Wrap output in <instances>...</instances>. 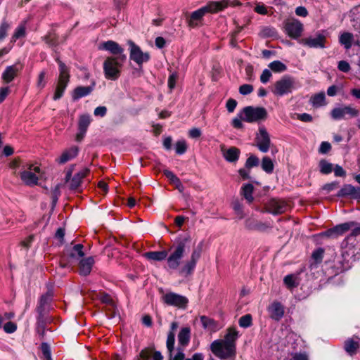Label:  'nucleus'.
<instances>
[{"label": "nucleus", "mask_w": 360, "mask_h": 360, "mask_svg": "<svg viewBox=\"0 0 360 360\" xmlns=\"http://www.w3.org/2000/svg\"><path fill=\"white\" fill-rule=\"evenodd\" d=\"M25 34V27H22V26L18 27L15 30V32H14V34H13V37L11 38V41L12 42L15 41L18 39L24 37Z\"/></svg>", "instance_id": "49"}, {"label": "nucleus", "mask_w": 360, "mask_h": 360, "mask_svg": "<svg viewBox=\"0 0 360 360\" xmlns=\"http://www.w3.org/2000/svg\"><path fill=\"white\" fill-rule=\"evenodd\" d=\"M238 338V331L234 328H229L226 335L224 337V339L222 340L223 342H226L227 345L236 347V341Z\"/></svg>", "instance_id": "34"}, {"label": "nucleus", "mask_w": 360, "mask_h": 360, "mask_svg": "<svg viewBox=\"0 0 360 360\" xmlns=\"http://www.w3.org/2000/svg\"><path fill=\"white\" fill-rule=\"evenodd\" d=\"M253 86L250 84H243L239 88V92L242 95H248L252 93Z\"/></svg>", "instance_id": "55"}, {"label": "nucleus", "mask_w": 360, "mask_h": 360, "mask_svg": "<svg viewBox=\"0 0 360 360\" xmlns=\"http://www.w3.org/2000/svg\"><path fill=\"white\" fill-rule=\"evenodd\" d=\"M254 187L251 184H247L242 188V194L244 198L249 202H251L253 200V193Z\"/></svg>", "instance_id": "36"}, {"label": "nucleus", "mask_w": 360, "mask_h": 360, "mask_svg": "<svg viewBox=\"0 0 360 360\" xmlns=\"http://www.w3.org/2000/svg\"><path fill=\"white\" fill-rule=\"evenodd\" d=\"M271 227V226L269 223L257 221V225L255 227V230L259 231H264Z\"/></svg>", "instance_id": "58"}, {"label": "nucleus", "mask_w": 360, "mask_h": 360, "mask_svg": "<svg viewBox=\"0 0 360 360\" xmlns=\"http://www.w3.org/2000/svg\"><path fill=\"white\" fill-rule=\"evenodd\" d=\"M272 77V74L269 69H264L260 76V81L263 84L267 83L271 77Z\"/></svg>", "instance_id": "54"}, {"label": "nucleus", "mask_w": 360, "mask_h": 360, "mask_svg": "<svg viewBox=\"0 0 360 360\" xmlns=\"http://www.w3.org/2000/svg\"><path fill=\"white\" fill-rule=\"evenodd\" d=\"M268 66L274 72H283L287 70V66L280 60H274Z\"/></svg>", "instance_id": "37"}, {"label": "nucleus", "mask_w": 360, "mask_h": 360, "mask_svg": "<svg viewBox=\"0 0 360 360\" xmlns=\"http://www.w3.org/2000/svg\"><path fill=\"white\" fill-rule=\"evenodd\" d=\"M285 210V205L278 200H271L267 205V211L273 214H279Z\"/></svg>", "instance_id": "21"}, {"label": "nucleus", "mask_w": 360, "mask_h": 360, "mask_svg": "<svg viewBox=\"0 0 360 360\" xmlns=\"http://www.w3.org/2000/svg\"><path fill=\"white\" fill-rule=\"evenodd\" d=\"M4 330L6 333H13L17 330V325L11 321L7 322L4 326Z\"/></svg>", "instance_id": "52"}, {"label": "nucleus", "mask_w": 360, "mask_h": 360, "mask_svg": "<svg viewBox=\"0 0 360 360\" xmlns=\"http://www.w3.org/2000/svg\"><path fill=\"white\" fill-rule=\"evenodd\" d=\"M242 111L243 121L250 123L265 120L268 117V112L263 107L248 106Z\"/></svg>", "instance_id": "7"}, {"label": "nucleus", "mask_w": 360, "mask_h": 360, "mask_svg": "<svg viewBox=\"0 0 360 360\" xmlns=\"http://www.w3.org/2000/svg\"><path fill=\"white\" fill-rule=\"evenodd\" d=\"M352 230V233L349 236H348L346 239L347 240H354V237L360 235V226L357 225L356 223V226L351 229Z\"/></svg>", "instance_id": "59"}, {"label": "nucleus", "mask_w": 360, "mask_h": 360, "mask_svg": "<svg viewBox=\"0 0 360 360\" xmlns=\"http://www.w3.org/2000/svg\"><path fill=\"white\" fill-rule=\"evenodd\" d=\"M330 148V143L326 141H323L321 143L319 151L320 153L325 154L328 153Z\"/></svg>", "instance_id": "61"}, {"label": "nucleus", "mask_w": 360, "mask_h": 360, "mask_svg": "<svg viewBox=\"0 0 360 360\" xmlns=\"http://www.w3.org/2000/svg\"><path fill=\"white\" fill-rule=\"evenodd\" d=\"M89 170L87 168L82 169L77 172L70 181V187L71 189H77L82 183V179L86 176Z\"/></svg>", "instance_id": "28"}, {"label": "nucleus", "mask_w": 360, "mask_h": 360, "mask_svg": "<svg viewBox=\"0 0 360 360\" xmlns=\"http://www.w3.org/2000/svg\"><path fill=\"white\" fill-rule=\"evenodd\" d=\"M82 249H83V245H81V244H77V245H75L74 247H73V251L75 252H71L70 254V256L71 257H76V253L78 257H83L84 256V252L82 251Z\"/></svg>", "instance_id": "53"}, {"label": "nucleus", "mask_w": 360, "mask_h": 360, "mask_svg": "<svg viewBox=\"0 0 360 360\" xmlns=\"http://www.w3.org/2000/svg\"><path fill=\"white\" fill-rule=\"evenodd\" d=\"M91 121V116L87 114L82 115L79 120V131L86 133Z\"/></svg>", "instance_id": "35"}, {"label": "nucleus", "mask_w": 360, "mask_h": 360, "mask_svg": "<svg viewBox=\"0 0 360 360\" xmlns=\"http://www.w3.org/2000/svg\"><path fill=\"white\" fill-rule=\"evenodd\" d=\"M356 226V222L348 221L339 225H337L333 229L328 230L326 234L328 236L336 237L339 235H342L344 233L350 230L352 228Z\"/></svg>", "instance_id": "18"}, {"label": "nucleus", "mask_w": 360, "mask_h": 360, "mask_svg": "<svg viewBox=\"0 0 360 360\" xmlns=\"http://www.w3.org/2000/svg\"><path fill=\"white\" fill-rule=\"evenodd\" d=\"M164 174L171 181V183L175 185L179 192L182 193L184 191V186L181 184L180 179L172 171L165 170Z\"/></svg>", "instance_id": "33"}, {"label": "nucleus", "mask_w": 360, "mask_h": 360, "mask_svg": "<svg viewBox=\"0 0 360 360\" xmlns=\"http://www.w3.org/2000/svg\"><path fill=\"white\" fill-rule=\"evenodd\" d=\"M57 61L59 65V78H58V84H62L65 85H68L69 82V78H70V74H69V69L65 65L64 63L60 61V60L57 59Z\"/></svg>", "instance_id": "25"}, {"label": "nucleus", "mask_w": 360, "mask_h": 360, "mask_svg": "<svg viewBox=\"0 0 360 360\" xmlns=\"http://www.w3.org/2000/svg\"><path fill=\"white\" fill-rule=\"evenodd\" d=\"M212 352L221 359H226L235 356L236 347L227 345L222 340H216L210 345Z\"/></svg>", "instance_id": "5"}, {"label": "nucleus", "mask_w": 360, "mask_h": 360, "mask_svg": "<svg viewBox=\"0 0 360 360\" xmlns=\"http://www.w3.org/2000/svg\"><path fill=\"white\" fill-rule=\"evenodd\" d=\"M252 325V316L250 314L243 316L239 319V326L242 328H248Z\"/></svg>", "instance_id": "44"}, {"label": "nucleus", "mask_w": 360, "mask_h": 360, "mask_svg": "<svg viewBox=\"0 0 360 360\" xmlns=\"http://www.w3.org/2000/svg\"><path fill=\"white\" fill-rule=\"evenodd\" d=\"M359 188H356L352 185L347 184L344 186L338 193V196L351 195L354 198H358Z\"/></svg>", "instance_id": "31"}, {"label": "nucleus", "mask_w": 360, "mask_h": 360, "mask_svg": "<svg viewBox=\"0 0 360 360\" xmlns=\"http://www.w3.org/2000/svg\"><path fill=\"white\" fill-rule=\"evenodd\" d=\"M178 326L179 325L177 322H172L170 325V330L167 335L166 345L169 353L170 360H185L183 347H178L176 354L174 356H172L175 342V330L177 329Z\"/></svg>", "instance_id": "8"}, {"label": "nucleus", "mask_w": 360, "mask_h": 360, "mask_svg": "<svg viewBox=\"0 0 360 360\" xmlns=\"http://www.w3.org/2000/svg\"><path fill=\"white\" fill-rule=\"evenodd\" d=\"M94 264L93 257H89L82 259L79 262V273L82 275L86 276L90 274L92 266Z\"/></svg>", "instance_id": "27"}, {"label": "nucleus", "mask_w": 360, "mask_h": 360, "mask_svg": "<svg viewBox=\"0 0 360 360\" xmlns=\"http://www.w3.org/2000/svg\"><path fill=\"white\" fill-rule=\"evenodd\" d=\"M297 87L296 79L293 77L286 75L274 84L271 91L276 96H283L291 94Z\"/></svg>", "instance_id": "3"}, {"label": "nucleus", "mask_w": 360, "mask_h": 360, "mask_svg": "<svg viewBox=\"0 0 360 360\" xmlns=\"http://www.w3.org/2000/svg\"><path fill=\"white\" fill-rule=\"evenodd\" d=\"M323 250L322 249H318L315 250L312 254V257L316 262H320L323 258Z\"/></svg>", "instance_id": "62"}, {"label": "nucleus", "mask_w": 360, "mask_h": 360, "mask_svg": "<svg viewBox=\"0 0 360 360\" xmlns=\"http://www.w3.org/2000/svg\"><path fill=\"white\" fill-rule=\"evenodd\" d=\"M8 28V23L4 20L0 25V41H2L6 37Z\"/></svg>", "instance_id": "50"}, {"label": "nucleus", "mask_w": 360, "mask_h": 360, "mask_svg": "<svg viewBox=\"0 0 360 360\" xmlns=\"http://www.w3.org/2000/svg\"><path fill=\"white\" fill-rule=\"evenodd\" d=\"M41 349L43 354L44 360H52L51 348L47 343H42Z\"/></svg>", "instance_id": "45"}, {"label": "nucleus", "mask_w": 360, "mask_h": 360, "mask_svg": "<svg viewBox=\"0 0 360 360\" xmlns=\"http://www.w3.org/2000/svg\"><path fill=\"white\" fill-rule=\"evenodd\" d=\"M221 150L224 158L229 162H237L240 154V150L236 147L226 148L224 145H221Z\"/></svg>", "instance_id": "19"}, {"label": "nucleus", "mask_w": 360, "mask_h": 360, "mask_svg": "<svg viewBox=\"0 0 360 360\" xmlns=\"http://www.w3.org/2000/svg\"><path fill=\"white\" fill-rule=\"evenodd\" d=\"M320 171L322 174H328L333 171V165L326 160H322L319 162Z\"/></svg>", "instance_id": "43"}, {"label": "nucleus", "mask_w": 360, "mask_h": 360, "mask_svg": "<svg viewBox=\"0 0 360 360\" xmlns=\"http://www.w3.org/2000/svg\"><path fill=\"white\" fill-rule=\"evenodd\" d=\"M229 0L208 2L205 6L201 7L191 13L188 20L189 26L195 27L198 25V22L201 20L206 13H214L223 11L229 6Z\"/></svg>", "instance_id": "1"}, {"label": "nucleus", "mask_w": 360, "mask_h": 360, "mask_svg": "<svg viewBox=\"0 0 360 360\" xmlns=\"http://www.w3.org/2000/svg\"><path fill=\"white\" fill-rule=\"evenodd\" d=\"M283 282H284L285 285L288 288H292L296 286V285H297V283H296V277L294 275H292V274L287 275L284 278Z\"/></svg>", "instance_id": "46"}, {"label": "nucleus", "mask_w": 360, "mask_h": 360, "mask_svg": "<svg viewBox=\"0 0 360 360\" xmlns=\"http://www.w3.org/2000/svg\"><path fill=\"white\" fill-rule=\"evenodd\" d=\"M99 50H105L111 53L112 56H126L124 53V49L116 41L108 40L98 44Z\"/></svg>", "instance_id": "15"}, {"label": "nucleus", "mask_w": 360, "mask_h": 360, "mask_svg": "<svg viewBox=\"0 0 360 360\" xmlns=\"http://www.w3.org/2000/svg\"><path fill=\"white\" fill-rule=\"evenodd\" d=\"M20 68L16 65L8 66L2 73L1 78L5 82L9 83L15 78Z\"/></svg>", "instance_id": "29"}, {"label": "nucleus", "mask_w": 360, "mask_h": 360, "mask_svg": "<svg viewBox=\"0 0 360 360\" xmlns=\"http://www.w3.org/2000/svg\"><path fill=\"white\" fill-rule=\"evenodd\" d=\"M338 69L344 72H347L350 70L349 64L345 60H341L338 63Z\"/></svg>", "instance_id": "64"}, {"label": "nucleus", "mask_w": 360, "mask_h": 360, "mask_svg": "<svg viewBox=\"0 0 360 360\" xmlns=\"http://www.w3.org/2000/svg\"><path fill=\"white\" fill-rule=\"evenodd\" d=\"M200 320L205 330L210 332H216L219 330L218 324L213 319L205 316H200Z\"/></svg>", "instance_id": "30"}, {"label": "nucleus", "mask_w": 360, "mask_h": 360, "mask_svg": "<svg viewBox=\"0 0 360 360\" xmlns=\"http://www.w3.org/2000/svg\"><path fill=\"white\" fill-rule=\"evenodd\" d=\"M358 348V342H355L353 340H348L345 343V350L351 355L354 354Z\"/></svg>", "instance_id": "41"}, {"label": "nucleus", "mask_w": 360, "mask_h": 360, "mask_svg": "<svg viewBox=\"0 0 360 360\" xmlns=\"http://www.w3.org/2000/svg\"><path fill=\"white\" fill-rule=\"evenodd\" d=\"M202 249L198 247L192 252L190 259L186 261L184 265L180 269L179 274L183 276H188L192 274L195 268L197 262L200 257Z\"/></svg>", "instance_id": "12"}, {"label": "nucleus", "mask_w": 360, "mask_h": 360, "mask_svg": "<svg viewBox=\"0 0 360 360\" xmlns=\"http://www.w3.org/2000/svg\"><path fill=\"white\" fill-rule=\"evenodd\" d=\"M259 165V159L255 155H250L246 160L245 167L248 169L257 166Z\"/></svg>", "instance_id": "48"}, {"label": "nucleus", "mask_w": 360, "mask_h": 360, "mask_svg": "<svg viewBox=\"0 0 360 360\" xmlns=\"http://www.w3.org/2000/svg\"><path fill=\"white\" fill-rule=\"evenodd\" d=\"M40 167L35 165H27L20 172V176L22 181L27 186H33L38 184L41 176Z\"/></svg>", "instance_id": "6"}, {"label": "nucleus", "mask_w": 360, "mask_h": 360, "mask_svg": "<svg viewBox=\"0 0 360 360\" xmlns=\"http://www.w3.org/2000/svg\"><path fill=\"white\" fill-rule=\"evenodd\" d=\"M66 86H67V85L58 83L56 91H55V94L53 96V100L56 101L62 97Z\"/></svg>", "instance_id": "47"}, {"label": "nucleus", "mask_w": 360, "mask_h": 360, "mask_svg": "<svg viewBox=\"0 0 360 360\" xmlns=\"http://www.w3.org/2000/svg\"><path fill=\"white\" fill-rule=\"evenodd\" d=\"M270 317L276 321H279L284 315V309L282 304L278 302H273L268 308Z\"/></svg>", "instance_id": "20"}, {"label": "nucleus", "mask_w": 360, "mask_h": 360, "mask_svg": "<svg viewBox=\"0 0 360 360\" xmlns=\"http://www.w3.org/2000/svg\"><path fill=\"white\" fill-rule=\"evenodd\" d=\"M129 56L130 59L134 61L137 65H141L150 60V54L148 52H143L141 48L132 41H129Z\"/></svg>", "instance_id": "11"}, {"label": "nucleus", "mask_w": 360, "mask_h": 360, "mask_svg": "<svg viewBox=\"0 0 360 360\" xmlns=\"http://www.w3.org/2000/svg\"><path fill=\"white\" fill-rule=\"evenodd\" d=\"M261 166L262 169L268 174H271L274 171V165L272 160L267 156L262 158Z\"/></svg>", "instance_id": "38"}, {"label": "nucleus", "mask_w": 360, "mask_h": 360, "mask_svg": "<svg viewBox=\"0 0 360 360\" xmlns=\"http://www.w3.org/2000/svg\"><path fill=\"white\" fill-rule=\"evenodd\" d=\"M178 343L181 347L187 346L191 339V328L189 327L182 328L178 334Z\"/></svg>", "instance_id": "24"}, {"label": "nucleus", "mask_w": 360, "mask_h": 360, "mask_svg": "<svg viewBox=\"0 0 360 360\" xmlns=\"http://www.w3.org/2000/svg\"><path fill=\"white\" fill-rule=\"evenodd\" d=\"M188 148L187 143L185 140L181 139L176 141L175 143V150L179 155H182L186 153Z\"/></svg>", "instance_id": "42"}, {"label": "nucleus", "mask_w": 360, "mask_h": 360, "mask_svg": "<svg viewBox=\"0 0 360 360\" xmlns=\"http://www.w3.org/2000/svg\"><path fill=\"white\" fill-rule=\"evenodd\" d=\"M94 88V84L89 86H77L72 92V99L74 101L79 100V98L89 95Z\"/></svg>", "instance_id": "23"}, {"label": "nucleus", "mask_w": 360, "mask_h": 360, "mask_svg": "<svg viewBox=\"0 0 360 360\" xmlns=\"http://www.w3.org/2000/svg\"><path fill=\"white\" fill-rule=\"evenodd\" d=\"M178 75L176 72L171 74L168 78V86L172 90L174 88Z\"/></svg>", "instance_id": "57"}, {"label": "nucleus", "mask_w": 360, "mask_h": 360, "mask_svg": "<svg viewBox=\"0 0 360 360\" xmlns=\"http://www.w3.org/2000/svg\"><path fill=\"white\" fill-rule=\"evenodd\" d=\"M257 223V220L253 218H249L245 220V227L250 230H255V227Z\"/></svg>", "instance_id": "60"}, {"label": "nucleus", "mask_w": 360, "mask_h": 360, "mask_svg": "<svg viewBox=\"0 0 360 360\" xmlns=\"http://www.w3.org/2000/svg\"><path fill=\"white\" fill-rule=\"evenodd\" d=\"M78 152L79 148L77 146H72L70 148L64 150L57 161L60 164H64L75 158L77 155Z\"/></svg>", "instance_id": "22"}, {"label": "nucleus", "mask_w": 360, "mask_h": 360, "mask_svg": "<svg viewBox=\"0 0 360 360\" xmlns=\"http://www.w3.org/2000/svg\"><path fill=\"white\" fill-rule=\"evenodd\" d=\"M285 29L289 37L297 39L302 34L303 25L299 20L292 19L285 22Z\"/></svg>", "instance_id": "16"}, {"label": "nucleus", "mask_w": 360, "mask_h": 360, "mask_svg": "<svg viewBox=\"0 0 360 360\" xmlns=\"http://www.w3.org/2000/svg\"><path fill=\"white\" fill-rule=\"evenodd\" d=\"M243 111L239 115V117H236L232 120V125L234 128L236 129H242L243 127V124L242 122L243 120Z\"/></svg>", "instance_id": "51"}, {"label": "nucleus", "mask_w": 360, "mask_h": 360, "mask_svg": "<svg viewBox=\"0 0 360 360\" xmlns=\"http://www.w3.org/2000/svg\"><path fill=\"white\" fill-rule=\"evenodd\" d=\"M237 105V102L236 100L234 99H232V98H230L226 102V108H227V110L229 112H232L234 111Z\"/></svg>", "instance_id": "63"}, {"label": "nucleus", "mask_w": 360, "mask_h": 360, "mask_svg": "<svg viewBox=\"0 0 360 360\" xmlns=\"http://www.w3.org/2000/svg\"><path fill=\"white\" fill-rule=\"evenodd\" d=\"M52 294L48 292L45 295H43L39 300V305L38 307L39 311L41 313L46 308V306L49 303L51 300Z\"/></svg>", "instance_id": "40"}, {"label": "nucleus", "mask_w": 360, "mask_h": 360, "mask_svg": "<svg viewBox=\"0 0 360 360\" xmlns=\"http://www.w3.org/2000/svg\"><path fill=\"white\" fill-rule=\"evenodd\" d=\"M184 239L172 247L169 250V255L167 257V265L172 270L177 269L181 264V260L186 253V242Z\"/></svg>", "instance_id": "4"}, {"label": "nucleus", "mask_w": 360, "mask_h": 360, "mask_svg": "<svg viewBox=\"0 0 360 360\" xmlns=\"http://www.w3.org/2000/svg\"><path fill=\"white\" fill-rule=\"evenodd\" d=\"M331 117L336 120L345 118V115H348L350 117H356L358 115L359 112L357 110L350 107L345 106L342 108H336L331 111Z\"/></svg>", "instance_id": "17"}, {"label": "nucleus", "mask_w": 360, "mask_h": 360, "mask_svg": "<svg viewBox=\"0 0 360 360\" xmlns=\"http://www.w3.org/2000/svg\"><path fill=\"white\" fill-rule=\"evenodd\" d=\"M126 59V56L107 57L103 64L105 77L110 80L118 79Z\"/></svg>", "instance_id": "2"}, {"label": "nucleus", "mask_w": 360, "mask_h": 360, "mask_svg": "<svg viewBox=\"0 0 360 360\" xmlns=\"http://www.w3.org/2000/svg\"><path fill=\"white\" fill-rule=\"evenodd\" d=\"M255 146L262 153L269 151L271 145V138L269 132L264 126L259 127L258 131L255 134Z\"/></svg>", "instance_id": "9"}, {"label": "nucleus", "mask_w": 360, "mask_h": 360, "mask_svg": "<svg viewBox=\"0 0 360 360\" xmlns=\"http://www.w3.org/2000/svg\"><path fill=\"white\" fill-rule=\"evenodd\" d=\"M45 76L46 72L44 71H41L39 75L37 87L40 89H43L46 86Z\"/></svg>", "instance_id": "56"}, {"label": "nucleus", "mask_w": 360, "mask_h": 360, "mask_svg": "<svg viewBox=\"0 0 360 360\" xmlns=\"http://www.w3.org/2000/svg\"><path fill=\"white\" fill-rule=\"evenodd\" d=\"M354 41V34L351 32H343L339 36V43L344 46L346 50L352 48Z\"/></svg>", "instance_id": "26"}, {"label": "nucleus", "mask_w": 360, "mask_h": 360, "mask_svg": "<svg viewBox=\"0 0 360 360\" xmlns=\"http://www.w3.org/2000/svg\"><path fill=\"white\" fill-rule=\"evenodd\" d=\"M350 240L345 239L342 243V256L346 262H350L359 259L360 257L357 255L356 248L354 244V241L349 243Z\"/></svg>", "instance_id": "13"}, {"label": "nucleus", "mask_w": 360, "mask_h": 360, "mask_svg": "<svg viewBox=\"0 0 360 360\" xmlns=\"http://www.w3.org/2000/svg\"><path fill=\"white\" fill-rule=\"evenodd\" d=\"M162 300L167 305L179 309H186L188 303L187 297L173 292L164 293L162 296Z\"/></svg>", "instance_id": "10"}, {"label": "nucleus", "mask_w": 360, "mask_h": 360, "mask_svg": "<svg viewBox=\"0 0 360 360\" xmlns=\"http://www.w3.org/2000/svg\"><path fill=\"white\" fill-rule=\"evenodd\" d=\"M326 37L321 34H316L314 36H309L308 37L303 38L300 40V43L303 46L309 48H321L323 49L325 46Z\"/></svg>", "instance_id": "14"}, {"label": "nucleus", "mask_w": 360, "mask_h": 360, "mask_svg": "<svg viewBox=\"0 0 360 360\" xmlns=\"http://www.w3.org/2000/svg\"><path fill=\"white\" fill-rule=\"evenodd\" d=\"M143 256L150 261L160 262L166 259L167 252L165 250L148 252H146Z\"/></svg>", "instance_id": "32"}, {"label": "nucleus", "mask_w": 360, "mask_h": 360, "mask_svg": "<svg viewBox=\"0 0 360 360\" xmlns=\"http://www.w3.org/2000/svg\"><path fill=\"white\" fill-rule=\"evenodd\" d=\"M325 94L321 92L312 96L311 103L314 106L320 107L325 105Z\"/></svg>", "instance_id": "39"}]
</instances>
